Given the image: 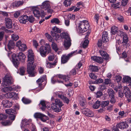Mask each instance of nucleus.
Masks as SVG:
<instances>
[{
	"instance_id": "nucleus-12",
	"label": "nucleus",
	"mask_w": 131,
	"mask_h": 131,
	"mask_svg": "<svg viewBox=\"0 0 131 131\" xmlns=\"http://www.w3.org/2000/svg\"><path fill=\"white\" fill-rule=\"evenodd\" d=\"M28 16L26 15H22L19 18L20 23L25 24L28 21Z\"/></svg>"
},
{
	"instance_id": "nucleus-29",
	"label": "nucleus",
	"mask_w": 131,
	"mask_h": 131,
	"mask_svg": "<svg viewBox=\"0 0 131 131\" xmlns=\"http://www.w3.org/2000/svg\"><path fill=\"white\" fill-rule=\"evenodd\" d=\"M89 69L91 71L93 72H97L99 70L98 67L97 66L91 65L89 66Z\"/></svg>"
},
{
	"instance_id": "nucleus-4",
	"label": "nucleus",
	"mask_w": 131,
	"mask_h": 131,
	"mask_svg": "<svg viewBox=\"0 0 131 131\" xmlns=\"http://www.w3.org/2000/svg\"><path fill=\"white\" fill-rule=\"evenodd\" d=\"M89 27V25L87 20H84L81 21L79 25V32L81 33L86 31L88 29Z\"/></svg>"
},
{
	"instance_id": "nucleus-15",
	"label": "nucleus",
	"mask_w": 131,
	"mask_h": 131,
	"mask_svg": "<svg viewBox=\"0 0 131 131\" xmlns=\"http://www.w3.org/2000/svg\"><path fill=\"white\" fill-rule=\"evenodd\" d=\"M71 39L64 40L63 46L66 49H68L71 46Z\"/></svg>"
},
{
	"instance_id": "nucleus-40",
	"label": "nucleus",
	"mask_w": 131,
	"mask_h": 131,
	"mask_svg": "<svg viewBox=\"0 0 131 131\" xmlns=\"http://www.w3.org/2000/svg\"><path fill=\"white\" fill-rule=\"evenodd\" d=\"M1 123L3 126H6L10 125L11 123L9 121L6 120L2 121Z\"/></svg>"
},
{
	"instance_id": "nucleus-32",
	"label": "nucleus",
	"mask_w": 131,
	"mask_h": 131,
	"mask_svg": "<svg viewBox=\"0 0 131 131\" xmlns=\"http://www.w3.org/2000/svg\"><path fill=\"white\" fill-rule=\"evenodd\" d=\"M19 48L21 51H24L27 49L26 45L24 44L20 45L19 46Z\"/></svg>"
},
{
	"instance_id": "nucleus-60",
	"label": "nucleus",
	"mask_w": 131,
	"mask_h": 131,
	"mask_svg": "<svg viewBox=\"0 0 131 131\" xmlns=\"http://www.w3.org/2000/svg\"><path fill=\"white\" fill-rule=\"evenodd\" d=\"M44 68L42 67H39L38 69V71L39 73L42 74L43 73L44 71Z\"/></svg>"
},
{
	"instance_id": "nucleus-20",
	"label": "nucleus",
	"mask_w": 131,
	"mask_h": 131,
	"mask_svg": "<svg viewBox=\"0 0 131 131\" xmlns=\"http://www.w3.org/2000/svg\"><path fill=\"white\" fill-rule=\"evenodd\" d=\"M60 36L62 38L64 39V40H66V39L67 40L71 39L69 35L67 32H62L60 34Z\"/></svg>"
},
{
	"instance_id": "nucleus-41",
	"label": "nucleus",
	"mask_w": 131,
	"mask_h": 131,
	"mask_svg": "<svg viewBox=\"0 0 131 131\" xmlns=\"http://www.w3.org/2000/svg\"><path fill=\"white\" fill-rule=\"evenodd\" d=\"M23 102L25 104H28L30 103L31 101L25 97H23L22 99Z\"/></svg>"
},
{
	"instance_id": "nucleus-62",
	"label": "nucleus",
	"mask_w": 131,
	"mask_h": 131,
	"mask_svg": "<svg viewBox=\"0 0 131 131\" xmlns=\"http://www.w3.org/2000/svg\"><path fill=\"white\" fill-rule=\"evenodd\" d=\"M103 95V93L101 92L98 91L97 92L96 95L97 98L100 97Z\"/></svg>"
},
{
	"instance_id": "nucleus-31",
	"label": "nucleus",
	"mask_w": 131,
	"mask_h": 131,
	"mask_svg": "<svg viewBox=\"0 0 131 131\" xmlns=\"http://www.w3.org/2000/svg\"><path fill=\"white\" fill-rule=\"evenodd\" d=\"M123 82H129L131 81V79L130 77L128 76L124 77L123 79Z\"/></svg>"
},
{
	"instance_id": "nucleus-2",
	"label": "nucleus",
	"mask_w": 131,
	"mask_h": 131,
	"mask_svg": "<svg viewBox=\"0 0 131 131\" xmlns=\"http://www.w3.org/2000/svg\"><path fill=\"white\" fill-rule=\"evenodd\" d=\"M12 62L15 67H17L19 64V61L18 59H19V60L24 61L25 60L26 56L22 52H19L17 55L15 54L12 55Z\"/></svg>"
},
{
	"instance_id": "nucleus-34",
	"label": "nucleus",
	"mask_w": 131,
	"mask_h": 131,
	"mask_svg": "<svg viewBox=\"0 0 131 131\" xmlns=\"http://www.w3.org/2000/svg\"><path fill=\"white\" fill-rule=\"evenodd\" d=\"M15 94V93L14 92H8L7 93L6 95V97L9 98H11L14 97Z\"/></svg>"
},
{
	"instance_id": "nucleus-36",
	"label": "nucleus",
	"mask_w": 131,
	"mask_h": 131,
	"mask_svg": "<svg viewBox=\"0 0 131 131\" xmlns=\"http://www.w3.org/2000/svg\"><path fill=\"white\" fill-rule=\"evenodd\" d=\"M24 2L23 1H16L13 4V5L14 6L18 7L20 6L23 5Z\"/></svg>"
},
{
	"instance_id": "nucleus-55",
	"label": "nucleus",
	"mask_w": 131,
	"mask_h": 131,
	"mask_svg": "<svg viewBox=\"0 0 131 131\" xmlns=\"http://www.w3.org/2000/svg\"><path fill=\"white\" fill-rule=\"evenodd\" d=\"M89 76L91 79H96L97 78V76L95 74L93 73H91L90 74Z\"/></svg>"
},
{
	"instance_id": "nucleus-33",
	"label": "nucleus",
	"mask_w": 131,
	"mask_h": 131,
	"mask_svg": "<svg viewBox=\"0 0 131 131\" xmlns=\"http://www.w3.org/2000/svg\"><path fill=\"white\" fill-rule=\"evenodd\" d=\"M100 102L97 101L93 105V108L94 109H97L99 108L100 105Z\"/></svg>"
},
{
	"instance_id": "nucleus-52",
	"label": "nucleus",
	"mask_w": 131,
	"mask_h": 131,
	"mask_svg": "<svg viewBox=\"0 0 131 131\" xmlns=\"http://www.w3.org/2000/svg\"><path fill=\"white\" fill-rule=\"evenodd\" d=\"M25 68L23 67L20 68V74L22 75L24 74L25 72Z\"/></svg>"
},
{
	"instance_id": "nucleus-14",
	"label": "nucleus",
	"mask_w": 131,
	"mask_h": 131,
	"mask_svg": "<svg viewBox=\"0 0 131 131\" xmlns=\"http://www.w3.org/2000/svg\"><path fill=\"white\" fill-rule=\"evenodd\" d=\"M123 93L125 95V96L127 98L130 97L131 96V92L129 88L126 87H124Z\"/></svg>"
},
{
	"instance_id": "nucleus-42",
	"label": "nucleus",
	"mask_w": 131,
	"mask_h": 131,
	"mask_svg": "<svg viewBox=\"0 0 131 131\" xmlns=\"http://www.w3.org/2000/svg\"><path fill=\"white\" fill-rule=\"evenodd\" d=\"M40 119L42 122H45L49 118L47 116L43 114Z\"/></svg>"
},
{
	"instance_id": "nucleus-59",
	"label": "nucleus",
	"mask_w": 131,
	"mask_h": 131,
	"mask_svg": "<svg viewBox=\"0 0 131 131\" xmlns=\"http://www.w3.org/2000/svg\"><path fill=\"white\" fill-rule=\"evenodd\" d=\"M108 37H105L104 36L103 37L102 36V40L103 43H105L107 42L108 40Z\"/></svg>"
},
{
	"instance_id": "nucleus-37",
	"label": "nucleus",
	"mask_w": 131,
	"mask_h": 131,
	"mask_svg": "<svg viewBox=\"0 0 131 131\" xmlns=\"http://www.w3.org/2000/svg\"><path fill=\"white\" fill-rule=\"evenodd\" d=\"M51 46L52 49L54 50L55 52H57L58 50V48L56 43L54 42H52V43Z\"/></svg>"
},
{
	"instance_id": "nucleus-26",
	"label": "nucleus",
	"mask_w": 131,
	"mask_h": 131,
	"mask_svg": "<svg viewBox=\"0 0 131 131\" xmlns=\"http://www.w3.org/2000/svg\"><path fill=\"white\" fill-rule=\"evenodd\" d=\"M15 46V44L14 42L12 40L9 41L7 46L9 50L13 48Z\"/></svg>"
},
{
	"instance_id": "nucleus-27",
	"label": "nucleus",
	"mask_w": 131,
	"mask_h": 131,
	"mask_svg": "<svg viewBox=\"0 0 131 131\" xmlns=\"http://www.w3.org/2000/svg\"><path fill=\"white\" fill-rule=\"evenodd\" d=\"M118 31L117 27L115 25L113 26L111 28V33L112 34L114 35L116 34Z\"/></svg>"
},
{
	"instance_id": "nucleus-51",
	"label": "nucleus",
	"mask_w": 131,
	"mask_h": 131,
	"mask_svg": "<svg viewBox=\"0 0 131 131\" xmlns=\"http://www.w3.org/2000/svg\"><path fill=\"white\" fill-rule=\"evenodd\" d=\"M52 31L58 33H60L61 32V30L56 27H54L53 28H52Z\"/></svg>"
},
{
	"instance_id": "nucleus-8",
	"label": "nucleus",
	"mask_w": 131,
	"mask_h": 131,
	"mask_svg": "<svg viewBox=\"0 0 131 131\" xmlns=\"http://www.w3.org/2000/svg\"><path fill=\"white\" fill-rule=\"evenodd\" d=\"M77 53V51H75L71 52L67 55H63L61 57V63H66L70 57Z\"/></svg>"
},
{
	"instance_id": "nucleus-46",
	"label": "nucleus",
	"mask_w": 131,
	"mask_h": 131,
	"mask_svg": "<svg viewBox=\"0 0 131 131\" xmlns=\"http://www.w3.org/2000/svg\"><path fill=\"white\" fill-rule=\"evenodd\" d=\"M12 38L13 40L16 41L18 39L19 37L16 34H14L12 35Z\"/></svg>"
},
{
	"instance_id": "nucleus-3",
	"label": "nucleus",
	"mask_w": 131,
	"mask_h": 131,
	"mask_svg": "<svg viewBox=\"0 0 131 131\" xmlns=\"http://www.w3.org/2000/svg\"><path fill=\"white\" fill-rule=\"evenodd\" d=\"M63 105V104L61 100L58 99H55L54 102L51 104V108L55 112H59L61 111V107Z\"/></svg>"
},
{
	"instance_id": "nucleus-43",
	"label": "nucleus",
	"mask_w": 131,
	"mask_h": 131,
	"mask_svg": "<svg viewBox=\"0 0 131 131\" xmlns=\"http://www.w3.org/2000/svg\"><path fill=\"white\" fill-rule=\"evenodd\" d=\"M71 1L70 0H65L63 2L64 5L66 7L70 6L71 3Z\"/></svg>"
},
{
	"instance_id": "nucleus-56",
	"label": "nucleus",
	"mask_w": 131,
	"mask_h": 131,
	"mask_svg": "<svg viewBox=\"0 0 131 131\" xmlns=\"http://www.w3.org/2000/svg\"><path fill=\"white\" fill-rule=\"evenodd\" d=\"M106 85L104 83H103L101 85H100V89L101 90H104L106 89Z\"/></svg>"
},
{
	"instance_id": "nucleus-48",
	"label": "nucleus",
	"mask_w": 131,
	"mask_h": 131,
	"mask_svg": "<svg viewBox=\"0 0 131 131\" xmlns=\"http://www.w3.org/2000/svg\"><path fill=\"white\" fill-rule=\"evenodd\" d=\"M117 18L118 21L120 22H123L124 21V19L123 17L121 15L117 16Z\"/></svg>"
},
{
	"instance_id": "nucleus-9",
	"label": "nucleus",
	"mask_w": 131,
	"mask_h": 131,
	"mask_svg": "<svg viewBox=\"0 0 131 131\" xmlns=\"http://www.w3.org/2000/svg\"><path fill=\"white\" fill-rule=\"evenodd\" d=\"M32 11L34 16L36 17H38L40 16L42 17L45 16V14L44 10L42 11L40 13L37 8L34 7L32 8Z\"/></svg>"
},
{
	"instance_id": "nucleus-53",
	"label": "nucleus",
	"mask_w": 131,
	"mask_h": 131,
	"mask_svg": "<svg viewBox=\"0 0 131 131\" xmlns=\"http://www.w3.org/2000/svg\"><path fill=\"white\" fill-rule=\"evenodd\" d=\"M111 83V80L108 79H105L104 80V84L106 85L110 84Z\"/></svg>"
},
{
	"instance_id": "nucleus-58",
	"label": "nucleus",
	"mask_w": 131,
	"mask_h": 131,
	"mask_svg": "<svg viewBox=\"0 0 131 131\" xmlns=\"http://www.w3.org/2000/svg\"><path fill=\"white\" fill-rule=\"evenodd\" d=\"M103 80L101 78H100L99 79H97L95 81L96 83L97 84L102 83L103 82Z\"/></svg>"
},
{
	"instance_id": "nucleus-50",
	"label": "nucleus",
	"mask_w": 131,
	"mask_h": 131,
	"mask_svg": "<svg viewBox=\"0 0 131 131\" xmlns=\"http://www.w3.org/2000/svg\"><path fill=\"white\" fill-rule=\"evenodd\" d=\"M51 22L52 23H55L57 24H58L59 23L60 21L58 19L55 18L51 20Z\"/></svg>"
},
{
	"instance_id": "nucleus-25",
	"label": "nucleus",
	"mask_w": 131,
	"mask_h": 131,
	"mask_svg": "<svg viewBox=\"0 0 131 131\" xmlns=\"http://www.w3.org/2000/svg\"><path fill=\"white\" fill-rule=\"evenodd\" d=\"M13 88L11 86L6 87L2 88L1 91L3 92L6 93L8 92L11 91L13 90Z\"/></svg>"
},
{
	"instance_id": "nucleus-54",
	"label": "nucleus",
	"mask_w": 131,
	"mask_h": 131,
	"mask_svg": "<svg viewBox=\"0 0 131 131\" xmlns=\"http://www.w3.org/2000/svg\"><path fill=\"white\" fill-rule=\"evenodd\" d=\"M94 18L95 20H96V24H97L99 18V15L97 14H96L94 15Z\"/></svg>"
},
{
	"instance_id": "nucleus-7",
	"label": "nucleus",
	"mask_w": 131,
	"mask_h": 131,
	"mask_svg": "<svg viewBox=\"0 0 131 131\" xmlns=\"http://www.w3.org/2000/svg\"><path fill=\"white\" fill-rule=\"evenodd\" d=\"M41 6L43 9L47 11L48 13H52V10L51 9L50 3L49 1H46L43 2L41 5Z\"/></svg>"
},
{
	"instance_id": "nucleus-39",
	"label": "nucleus",
	"mask_w": 131,
	"mask_h": 131,
	"mask_svg": "<svg viewBox=\"0 0 131 131\" xmlns=\"http://www.w3.org/2000/svg\"><path fill=\"white\" fill-rule=\"evenodd\" d=\"M51 35L53 37V38L56 40L58 39L59 37V35L55 33L54 31H51Z\"/></svg>"
},
{
	"instance_id": "nucleus-5",
	"label": "nucleus",
	"mask_w": 131,
	"mask_h": 131,
	"mask_svg": "<svg viewBox=\"0 0 131 131\" xmlns=\"http://www.w3.org/2000/svg\"><path fill=\"white\" fill-rule=\"evenodd\" d=\"M46 44L47 45V47L44 46H41L39 48V51L41 55L43 57H45L46 56L47 52L48 53L51 52V49L49 44Z\"/></svg>"
},
{
	"instance_id": "nucleus-63",
	"label": "nucleus",
	"mask_w": 131,
	"mask_h": 131,
	"mask_svg": "<svg viewBox=\"0 0 131 131\" xmlns=\"http://www.w3.org/2000/svg\"><path fill=\"white\" fill-rule=\"evenodd\" d=\"M103 62V59L101 57H98L97 59L96 62L99 63H101Z\"/></svg>"
},
{
	"instance_id": "nucleus-38",
	"label": "nucleus",
	"mask_w": 131,
	"mask_h": 131,
	"mask_svg": "<svg viewBox=\"0 0 131 131\" xmlns=\"http://www.w3.org/2000/svg\"><path fill=\"white\" fill-rule=\"evenodd\" d=\"M109 103L108 101H102L101 103V106L102 107L104 108L108 105Z\"/></svg>"
},
{
	"instance_id": "nucleus-19",
	"label": "nucleus",
	"mask_w": 131,
	"mask_h": 131,
	"mask_svg": "<svg viewBox=\"0 0 131 131\" xmlns=\"http://www.w3.org/2000/svg\"><path fill=\"white\" fill-rule=\"evenodd\" d=\"M122 36H123V43L127 44L128 41V37H127V34L124 32H122L121 35Z\"/></svg>"
},
{
	"instance_id": "nucleus-28",
	"label": "nucleus",
	"mask_w": 131,
	"mask_h": 131,
	"mask_svg": "<svg viewBox=\"0 0 131 131\" xmlns=\"http://www.w3.org/2000/svg\"><path fill=\"white\" fill-rule=\"evenodd\" d=\"M46 102L44 101H41L40 102L39 105L42 111H44L46 107Z\"/></svg>"
},
{
	"instance_id": "nucleus-61",
	"label": "nucleus",
	"mask_w": 131,
	"mask_h": 131,
	"mask_svg": "<svg viewBox=\"0 0 131 131\" xmlns=\"http://www.w3.org/2000/svg\"><path fill=\"white\" fill-rule=\"evenodd\" d=\"M34 20V18L32 16H30L28 17V21L30 23H32Z\"/></svg>"
},
{
	"instance_id": "nucleus-10",
	"label": "nucleus",
	"mask_w": 131,
	"mask_h": 131,
	"mask_svg": "<svg viewBox=\"0 0 131 131\" xmlns=\"http://www.w3.org/2000/svg\"><path fill=\"white\" fill-rule=\"evenodd\" d=\"M82 109L83 114H84L86 116L92 117L94 116L93 113L89 109L86 108H84Z\"/></svg>"
},
{
	"instance_id": "nucleus-18",
	"label": "nucleus",
	"mask_w": 131,
	"mask_h": 131,
	"mask_svg": "<svg viewBox=\"0 0 131 131\" xmlns=\"http://www.w3.org/2000/svg\"><path fill=\"white\" fill-rule=\"evenodd\" d=\"M99 52L101 56L103 57L105 60H107L109 59V55L105 51L102 50H100Z\"/></svg>"
},
{
	"instance_id": "nucleus-22",
	"label": "nucleus",
	"mask_w": 131,
	"mask_h": 131,
	"mask_svg": "<svg viewBox=\"0 0 131 131\" xmlns=\"http://www.w3.org/2000/svg\"><path fill=\"white\" fill-rule=\"evenodd\" d=\"M107 92L110 98L115 97V92L111 88L108 89Z\"/></svg>"
},
{
	"instance_id": "nucleus-64",
	"label": "nucleus",
	"mask_w": 131,
	"mask_h": 131,
	"mask_svg": "<svg viewBox=\"0 0 131 131\" xmlns=\"http://www.w3.org/2000/svg\"><path fill=\"white\" fill-rule=\"evenodd\" d=\"M76 74V70L73 69L71 70L70 72V74L71 75H74Z\"/></svg>"
},
{
	"instance_id": "nucleus-6",
	"label": "nucleus",
	"mask_w": 131,
	"mask_h": 131,
	"mask_svg": "<svg viewBox=\"0 0 131 131\" xmlns=\"http://www.w3.org/2000/svg\"><path fill=\"white\" fill-rule=\"evenodd\" d=\"M13 80L11 76L8 74H6L3 78V81L2 83V85L4 86L13 84Z\"/></svg>"
},
{
	"instance_id": "nucleus-13",
	"label": "nucleus",
	"mask_w": 131,
	"mask_h": 131,
	"mask_svg": "<svg viewBox=\"0 0 131 131\" xmlns=\"http://www.w3.org/2000/svg\"><path fill=\"white\" fill-rule=\"evenodd\" d=\"M2 103L4 107L5 108L10 107L12 105V102L9 101L7 100L3 101Z\"/></svg>"
},
{
	"instance_id": "nucleus-45",
	"label": "nucleus",
	"mask_w": 131,
	"mask_h": 131,
	"mask_svg": "<svg viewBox=\"0 0 131 131\" xmlns=\"http://www.w3.org/2000/svg\"><path fill=\"white\" fill-rule=\"evenodd\" d=\"M46 66L47 68H51L53 67L52 63L48 61H46Z\"/></svg>"
},
{
	"instance_id": "nucleus-30",
	"label": "nucleus",
	"mask_w": 131,
	"mask_h": 131,
	"mask_svg": "<svg viewBox=\"0 0 131 131\" xmlns=\"http://www.w3.org/2000/svg\"><path fill=\"white\" fill-rule=\"evenodd\" d=\"M29 123L28 121L26 119H24L22 120L21 123L22 125H21V127L22 128L24 127L25 126L28 125Z\"/></svg>"
},
{
	"instance_id": "nucleus-1",
	"label": "nucleus",
	"mask_w": 131,
	"mask_h": 131,
	"mask_svg": "<svg viewBox=\"0 0 131 131\" xmlns=\"http://www.w3.org/2000/svg\"><path fill=\"white\" fill-rule=\"evenodd\" d=\"M27 64V71L31 77L34 76V70L35 66L34 64V56L32 51L29 49L28 51Z\"/></svg>"
},
{
	"instance_id": "nucleus-11",
	"label": "nucleus",
	"mask_w": 131,
	"mask_h": 131,
	"mask_svg": "<svg viewBox=\"0 0 131 131\" xmlns=\"http://www.w3.org/2000/svg\"><path fill=\"white\" fill-rule=\"evenodd\" d=\"M128 126L126 122H120L116 125L117 127L122 130H124L127 128Z\"/></svg>"
},
{
	"instance_id": "nucleus-24",
	"label": "nucleus",
	"mask_w": 131,
	"mask_h": 131,
	"mask_svg": "<svg viewBox=\"0 0 131 131\" xmlns=\"http://www.w3.org/2000/svg\"><path fill=\"white\" fill-rule=\"evenodd\" d=\"M43 77H44V78L39 79L36 81V82L39 85V87H40L42 85V84L41 83L43 82L44 80H45L46 78V75H43Z\"/></svg>"
},
{
	"instance_id": "nucleus-47",
	"label": "nucleus",
	"mask_w": 131,
	"mask_h": 131,
	"mask_svg": "<svg viewBox=\"0 0 131 131\" xmlns=\"http://www.w3.org/2000/svg\"><path fill=\"white\" fill-rule=\"evenodd\" d=\"M7 117V115L5 114H0V120H3Z\"/></svg>"
},
{
	"instance_id": "nucleus-49",
	"label": "nucleus",
	"mask_w": 131,
	"mask_h": 131,
	"mask_svg": "<svg viewBox=\"0 0 131 131\" xmlns=\"http://www.w3.org/2000/svg\"><path fill=\"white\" fill-rule=\"evenodd\" d=\"M89 42V41L88 40H85L82 44L83 47L84 48L88 46Z\"/></svg>"
},
{
	"instance_id": "nucleus-16",
	"label": "nucleus",
	"mask_w": 131,
	"mask_h": 131,
	"mask_svg": "<svg viewBox=\"0 0 131 131\" xmlns=\"http://www.w3.org/2000/svg\"><path fill=\"white\" fill-rule=\"evenodd\" d=\"M57 78H59L64 80L65 82H67L69 81L70 78L68 75H66L61 74H58L55 75Z\"/></svg>"
},
{
	"instance_id": "nucleus-17",
	"label": "nucleus",
	"mask_w": 131,
	"mask_h": 131,
	"mask_svg": "<svg viewBox=\"0 0 131 131\" xmlns=\"http://www.w3.org/2000/svg\"><path fill=\"white\" fill-rule=\"evenodd\" d=\"M5 24L6 27L10 28L12 27V21L11 19L8 18H5Z\"/></svg>"
},
{
	"instance_id": "nucleus-57",
	"label": "nucleus",
	"mask_w": 131,
	"mask_h": 131,
	"mask_svg": "<svg viewBox=\"0 0 131 131\" xmlns=\"http://www.w3.org/2000/svg\"><path fill=\"white\" fill-rule=\"evenodd\" d=\"M33 45L36 48H37L38 46V43L37 41L35 40H34L33 41Z\"/></svg>"
},
{
	"instance_id": "nucleus-21",
	"label": "nucleus",
	"mask_w": 131,
	"mask_h": 131,
	"mask_svg": "<svg viewBox=\"0 0 131 131\" xmlns=\"http://www.w3.org/2000/svg\"><path fill=\"white\" fill-rule=\"evenodd\" d=\"M58 96L61 99L64 103L68 104L69 102V100L67 97L63 96L62 95L58 94Z\"/></svg>"
},
{
	"instance_id": "nucleus-44",
	"label": "nucleus",
	"mask_w": 131,
	"mask_h": 131,
	"mask_svg": "<svg viewBox=\"0 0 131 131\" xmlns=\"http://www.w3.org/2000/svg\"><path fill=\"white\" fill-rule=\"evenodd\" d=\"M43 114L40 113H36L34 114V116L36 118H40Z\"/></svg>"
},
{
	"instance_id": "nucleus-35",
	"label": "nucleus",
	"mask_w": 131,
	"mask_h": 131,
	"mask_svg": "<svg viewBox=\"0 0 131 131\" xmlns=\"http://www.w3.org/2000/svg\"><path fill=\"white\" fill-rule=\"evenodd\" d=\"M5 111L6 113L10 115L15 114L16 112L15 110L12 109L6 110Z\"/></svg>"
},
{
	"instance_id": "nucleus-23",
	"label": "nucleus",
	"mask_w": 131,
	"mask_h": 131,
	"mask_svg": "<svg viewBox=\"0 0 131 131\" xmlns=\"http://www.w3.org/2000/svg\"><path fill=\"white\" fill-rule=\"evenodd\" d=\"M51 81L52 83L53 84H54L57 82H58L59 83H63L62 81L61 80H58L57 78L56 77L55 75L51 79Z\"/></svg>"
}]
</instances>
